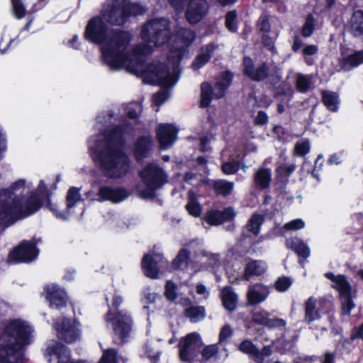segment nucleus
<instances>
[{
  "instance_id": "nucleus-49",
  "label": "nucleus",
  "mask_w": 363,
  "mask_h": 363,
  "mask_svg": "<svg viewBox=\"0 0 363 363\" xmlns=\"http://www.w3.org/2000/svg\"><path fill=\"white\" fill-rule=\"evenodd\" d=\"M99 363H116V352L110 349L104 351Z\"/></svg>"
},
{
  "instance_id": "nucleus-62",
  "label": "nucleus",
  "mask_w": 363,
  "mask_h": 363,
  "mask_svg": "<svg viewBox=\"0 0 363 363\" xmlns=\"http://www.w3.org/2000/svg\"><path fill=\"white\" fill-rule=\"evenodd\" d=\"M267 116L264 112H259L256 118H255V123L259 125H263L267 123Z\"/></svg>"
},
{
  "instance_id": "nucleus-29",
  "label": "nucleus",
  "mask_w": 363,
  "mask_h": 363,
  "mask_svg": "<svg viewBox=\"0 0 363 363\" xmlns=\"http://www.w3.org/2000/svg\"><path fill=\"white\" fill-rule=\"evenodd\" d=\"M216 48L217 47L214 44H209L207 46L202 48L200 55L192 63L193 69L194 70H197L207 63L211 58V54L215 51Z\"/></svg>"
},
{
  "instance_id": "nucleus-24",
  "label": "nucleus",
  "mask_w": 363,
  "mask_h": 363,
  "mask_svg": "<svg viewBox=\"0 0 363 363\" xmlns=\"http://www.w3.org/2000/svg\"><path fill=\"white\" fill-rule=\"evenodd\" d=\"M241 154H232L230 148H225L222 152V158L228 157V160L223 162L222 165V170L226 174H232L235 173L239 169V158Z\"/></svg>"
},
{
  "instance_id": "nucleus-61",
  "label": "nucleus",
  "mask_w": 363,
  "mask_h": 363,
  "mask_svg": "<svg viewBox=\"0 0 363 363\" xmlns=\"http://www.w3.org/2000/svg\"><path fill=\"white\" fill-rule=\"evenodd\" d=\"M196 293L199 295L203 296V298L204 299H207L209 296L208 290L206 289V286L203 284H198L196 286Z\"/></svg>"
},
{
  "instance_id": "nucleus-44",
  "label": "nucleus",
  "mask_w": 363,
  "mask_h": 363,
  "mask_svg": "<svg viewBox=\"0 0 363 363\" xmlns=\"http://www.w3.org/2000/svg\"><path fill=\"white\" fill-rule=\"evenodd\" d=\"M13 12L16 18L21 19L26 14V8L22 0H11Z\"/></svg>"
},
{
  "instance_id": "nucleus-17",
  "label": "nucleus",
  "mask_w": 363,
  "mask_h": 363,
  "mask_svg": "<svg viewBox=\"0 0 363 363\" xmlns=\"http://www.w3.org/2000/svg\"><path fill=\"white\" fill-rule=\"evenodd\" d=\"M98 198L91 197L90 192L87 193V197L91 199L99 201H109L113 203L121 202L129 196L128 192L123 188H111L109 186H101L98 192Z\"/></svg>"
},
{
  "instance_id": "nucleus-48",
  "label": "nucleus",
  "mask_w": 363,
  "mask_h": 363,
  "mask_svg": "<svg viewBox=\"0 0 363 363\" xmlns=\"http://www.w3.org/2000/svg\"><path fill=\"white\" fill-rule=\"evenodd\" d=\"M309 150L310 144L307 140H302L296 144L295 151L298 155L303 156L308 152Z\"/></svg>"
},
{
  "instance_id": "nucleus-57",
  "label": "nucleus",
  "mask_w": 363,
  "mask_h": 363,
  "mask_svg": "<svg viewBox=\"0 0 363 363\" xmlns=\"http://www.w3.org/2000/svg\"><path fill=\"white\" fill-rule=\"evenodd\" d=\"M318 48L316 45H309L306 46L303 49L302 52H303V55H305L306 57V56L313 55L316 54L318 52Z\"/></svg>"
},
{
  "instance_id": "nucleus-38",
  "label": "nucleus",
  "mask_w": 363,
  "mask_h": 363,
  "mask_svg": "<svg viewBox=\"0 0 363 363\" xmlns=\"http://www.w3.org/2000/svg\"><path fill=\"white\" fill-rule=\"evenodd\" d=\"M186 208L191 216L198 217L201 215V207L198 202L196 196L192 193L189 194V201L186 206Z\"/></svg>"
},
{
  "instance_id": "nucleus-22",
  "label": "nucleus",
  "mask_w": 363,
  "mask_h": 363,
  "mask_svg": "<svg viewBox=\"0 0 363 363\" xmlns=\"http://www.w3.org/2000/svg\"><path fill=\"white\" fill-rule=\"evenodd\" d=\"M243 65L245 74L253 80H262L269 74L270 68L266 64L254 69L253 62L250 57L244 58Z\"/></svg>"
},
{
  "instance_id": "nucleus-20",
  "label": "nucleus",
  "mask_w": 363,
  "mask_h": 363,
  "mask_svg": "<svg viewBox=\"0 0 363 363\" xmlns=\"http://www.w3.org/2000/svg\"><path fill=\"white\" fill-rule=\"evenodd\" d=\"M236 216V212L232 207L223 211L211 210L205 215V220L211 225H218L224 222L232 220Z\"/></svg>"
},
{
  "instance_id": "nucleus-47",
  "label": "nucleus",
  "mask_w": 363,
  "mask_h": 363,
  "mask_svg": "<svg viewBox=\"0 0 363 363\" xmlns=\"http://www.w3.org/2000/svg\"><path fill=\"white\" fill-rule=\"evenodd\" d=\"M304 227H305L304 221L301 218H298V219H295V220H291V221L286 223L284 225V228L286 230L296 231V230L303 229Z\"/></svg>"
},
{
  "instance_id": "nucleus-30",
  "label": "nucleus",
  "mask_w": 363,
  "mask_h": 363,
  "mask_svg": "<svg viewBox=\"0 0 363 363\" xmlns=\"http://www.w3.org/2000/svg\"><path fill=\"white\" fill-rule=\"evenodd\" d=\"M267 269L266 263L263 261H251L247 263L245 269V277L249 279L251 276H260L263 274Z\"/></svg>"
},
{
  "instance_id": "nucleus-35",
  "label": "nucleus",
  "mask_w": 363,
  "mask_h": 363,
  "mask_svg": "<svg viewBox=\"0 0 363 363\" xmlns=\"http://www.w3.org/2000/svg\"><path fill=\"white\" fill-rule=\"evenodd\" d=\"M185 315L190 319L191 323H198L206 316V310L203 306H191L185 310Z\"/></svg>"
},
{
  "instance_id": "nucleus-28",
  "label": "nucleus",
  "mask_w": 363,
  "mask_h": 363,
  "mask_svg": "<svg viewBox=\"0 0 363 363\" xmlns=\"http://www.w3.org/2000/svg\"><path fill=\"white\" fill-rule=\"evenodd\" d=\"M221 299L224 308L233 311L235 309L238 302V296L229 286L223 288L221 291Z\"/></svg>"
},
{
  "instance_id": "nucleus-64",
  "label": "nucleus",
  "mask_w": 363,
  "mask_h": 363,
  "mask_svg": "<svg viewBox=\"0 0 363 363\" xmlns=\"http://www.w3.org/2000/svg\"><path fill=\"white\" fill-rule=\"evenodd\" d=\"M342 160L339 155L333 154L330 156L328 162L329 164H340Z\"/></svg>"
},
{
  "instance_id": "nucleus-59",
  "label": "nucleus",
  "mask_w": 363,
  "mask_h": 363,
  "mask_svg": "<svg viewBox=\"0 0 363 363\" xmlns=\"http://www.w3.org/2000/svg\"><path fill=\"white\" fill-rule=\"evenodd\" d=\"M259 352L262 354L259 355V359H255V361L257 363H262L264 357H269L272 354V350L269 347H264Z\"/></svg>"
},
{
  "instance_id": "nucleus-46",
  "label": "nucleus",
  "mask_w": 363,
  "mask_h": 363,
  "mask_svg": "<svg viewBox=\"0 0 363 363\" xmlns=\"http://www.w3.org/2000/svg\"><path fill=\"white\" fill-rule=\"evenodd\" d=\"M314 30V18L311 15H308L306 22L302 28V35L307 38L312 35Z\"/></svg>"
},
{
  "instance_id": "nucleus-32",
  "label": "nucleus",
  "mask_w": 363,
  "mask_h": 363,
  "mask_svg": "<svg viewBox=\"0 0 363 363\" xmlns=\"http://www.w3.org/2000/svg\"><path fill=\"white\" fill-rule=\"evenodd\" d=\"M286 246L294 250L300 257L307 258L310 255L309 247L300 239L295 238L286 240Z\"/></svg>"
},
{
  "instance_id": "nucleus-56",
  "label": "nucleus",
  "mask_w": 363,
  "mask_h": 363,
  "mask_svg": "<svg viewBox=\"0 0 363 363\" xmlns=\"http://www.w3.org/2000/svg\"><path fill=\"white\" fill-rule=\"evenodd\" d=\"M211 138L208 136L200 138L199 148L201 152H208L211 150L210 147Z\"/></svg>"
},
{
  "instance_id": "nucleus-37",
  "label": "nucleus",
  "mask_w": 363,
  "mask_h": 363,
  "mask_svg": "<svg viewBox=\"0 0 363 363\" xmlns=\"http://www.w3.org/2000/svg\"><path fill=\"white\" fill-rule=\"evenodd\" d=\"M322 98L324 104L329 110L332 111L337 110L340 101L338 95L336 93L330 91H324L322 93Z\"/></svg>"
},
{
  "instance_id": "nucleus-11",
  "label": "nucleus",
  "mask_w": 363,
  "mask_h": 363,
  "mask_svg": "<svg viewBox=\"0 0 363 363\" xmlns=\"http://www.w3.org/2000/svg\"><path fill=\"white\" fill-rule=\"evenodd\" d=\"M80 189L72 187L68 190L67 194V211L59 212L57 206L50 199L47 201V207L56 216L57 218L67 219L71 215L75 213V208L82 204V198L79 193Z\"/></svg>"
},
{
  "instance_id": "nucleus-60",
  "label": "nucleus",
  "mask_w": 363,
  "mask_h": 363,
  "mask_svg": "<svg viewBox=\"0 0 363 363\" xmlns=\"http://www.w3.org/2000/svg\"><path fill=\"white\" fill-rule=\"evenodd\" d=\"M303 45V41L298 35H295L293 39L292 50L298 52Z\"/></svg>"
},
{
  "instance_id": "nucleus-10",
  "label": "nucleus",
  "mask_w": 363,
  "mask_h": 363,
  "mask_svg": "<svg viewBox=\"0 0 363 363\" xmlns=\"http://www.w3.org/2000/svg\"><path fill=\"white\" fill-rule=\"evenodd\" d=\"M202 345L199 333H191L186 335L179 344L180 359L185 362H192Z\"/></svg>"
},
{
  "instance_id": "nucleus-12",
  "label": "nucleus",
  "mask_w": 363,
  "mask_h": 363,
  "mask_svg": "<svg viewBox=\"0 0 363 363\" xmlns=\"http://www.w3.org/2000/svg\"><path fill=\"white\" fill-rule=\"evenodd\" d=\"M38 255L35 243L33 241H23L9 255V262H29L34 260Z\"/></svg>"
},
{
  "instance_id": "nucleus-39",
  "label": "nucleus",
  "mask_w": 363,
  "mask_h": 363,
  "mask_svg": "<svg viewBox=\"0 0 363 363\" xmlns=\"http://www.w3.org/2000/svg\"><path fill=\"white\" fill-rule=\"evenodd\" d=\"M213 186L218 194L226 196L233 191L234 183L225 180H218L215 182Z\"/></svg>"
},
{
  "instance_id": "nucleus-15",
  "label": "nucleus",
  "mask_w": 363,
  "mask_h": 363,
  "mask_svg": "<svg viewBox=\"0 0 363 363\" xmlns=\"http://www.w3.org/2000/svg\"><path fill=\"white\" fill-rule=\"evenodd\" d=\"M157 140L162 149L169 148L177 140L178 129L172 124H160L156 130Z\"/></svg>"
},
{
  "instance_id": "nucleus-51",
  "label": "nucleus",
  "mask_w": 363,
  "mask_h": 363,
  "mask_svg": "<svg viewBox=\"0 0 363 363\" xmlns=\"http://www.w3.org/2000/svg\"><path fill=\"white\" fill-rule=\"evenodd\" d=\"M165 296L167 299L173 301L177 298L176 285L171 281H167L165 286Z\"/></svg>"
},
{
  "instance_id": "nucleus-40",
  "label": "nucleus",
  "mask_w": 363,
  "mask_h": 363,
  "mask_svg": "<svg viewBox=\"0 0 363 363\" xmlns=\"http://www.w3.org/2000/svg\"><path fill=\"white\" fill-rule=\"evenodd\" d=\"M264 218L261 215H253L249 220L245 228L252 233V235H257L259 233V229Z\"/></svg>"
},
{
  "instance_id": "nucleus-31",
  "label": "nucleus",
  "mask_w": 363,
  "mask_h": 363,
  "mask_svg": "<svg viewBox=\"0 0 363 363\" xmlns=\"http://www.w3.org/2000/svg\"><path fill=\"white\" fill-rule=\"evenodd\" d=\"M351 32L355 37L363 38V11L353 13L350 21Z\"/></svg>"
},
{
  "instance_id": "nucleus-34",
  "label": "nucleus",
  "mask_w": 363,
  "mask_h": 363,
  "mask_svg": "<svg viewBox=\"0 0 363 363\" xmlns=\"http://www.w3.org/2000/svg\"><path fill=\"white\" fill-rule=\"evenodd\" d=\"M271 171L269 169L260 168L255 175V182L260 189L267 188L271 182Z\"/></svg>"
},
{
  "instance_id": "nucleus-5",
  "label": "nucleus",
  "mask_w": 363,
  "mask_h": 363,
  "mask_svg": "<svg viewBox=\"0 0 363 363\" xmlns=\"http://www.w3.org/2000/svg\"><path fill=\"white\" fill-rule=\"evenodd\" d=\"M325 277L330 280L331 286L339 293L342 314L349 315L355 307L352 299L356 296V289L352 288L345 275H335L332 272H328L325 274Z\"/></svg>"
},
{
  "instance_id": "nucleus-9",
  "label": "nucleus",
  "mask_w": 363,
  "mask_h": 363,
  "mask_svg": "<svg viewBox=\"0 0 363 363\" xmlns=\"http://www.w3.org/2000/svg\"><path fill=\"white\" fill-rule=\"evenodd\" d=\"M104 20L110 24L121 26L127 22L129 13L125 0H107L101 13Z\"/></svg>"
},
{
  "instance_id": "nucleus-55",
  "label": "nucleus",
  "mask_w": 363,
  "mask_h": 363,
  "mask_svg": "<svg viewBox=\"0 0 363 363\" xmlns=\"http://www.w3.org/2000/svg\"><path fill=\"white\" fill-rule=\"evenodd\" d=\"M169 97L167 91H160L153 96V103L157 106L162 104Z\"/></svg>"
},
{
  "instance_id": "nucleus-63",
  "label": "nucleus",
  "mask_w": 363,
  "mask_h": 363,
  "mask_svg": "<svg viewBox=\"0 0 363 363\" xmlns=\"http://www.w3.org/2000/svg\"><path fill=\"white\" fill-rule=\"evenodd\" d=\"M159 298L158 294L155 292H151L150 291H146L145 292V298L150 303H153L156 301L157 298Z\"/></svg>"
},
{
  "instance_id": "nucleus-7",
  "label": "nucleus",
  "mask_w": 363,
  "mask_h": 363,
  "mask_svg": "<svg viewBox=\"0 0 363 363\" xmlns=\"http://www.w3.org/2000/svg\"><path fill=\"white\" fill-rule=\"evenodd\" d=\"M122 301L121 296H114L112 306L106 315V320L111 323L115 333L123 339L130 330L132 321L127 311H118V307Z\"/></svg>"
},
{
  "instance_id": "nucleus-13",
  "label": "nucleus",
  "mask_w": 363,
  "mask_h": 363,
  "mask_svg": "<svg viewBox=\"0 0 363 363\" xmlns=\"http://www.w3.org/2000/svg\"><path fill=\"white\" fill-rule=\"evenodd\" d=\"M167 262L160 253L152 255H146L142 261V267L145 274L150 278H157L159 273L167 267Z\"/></svg>"
},
{
  "instance_id": "nucleus-18",
  "label": "nucleus",
  "mask_w": 363,
  "mask_h": 363,
  "mask_svg": "<svg viewBox=\"0 0 363 363\" xmlns=\"http://www.w3.org/2000/svg\"><path fill=\"white\" fill-rule=\"evenodd\" d=\"M45 291L50 308L60 309L66 306L67 296L63 289L55 284H50L45 288Z\"/></svg>"
},
{
  "instance_id": "nucleus-26",
  "label": "nucleus",
  "mask_w": 363,
  "mask_h": 363,
  "mask_svg": "<svg viewBox=\"0 0 363 363\" xmlns=\"http://www.w3.org/2000/svg\"><path fill=\"white\" fill-rule=\"evenodd\" d=\"M363 63V51L355 52L339 60L340 70L349 71Z\"/></svg>"
},
{
  "instance_id": "nucleus-6",
  "label": "nucleus",
  "mask_w": 363,
  "mask_h": 363,
  "mask_svg": "<svg viewBox=\"0 0 363 363\" xmlns=\"http://www.w3.org/2000/svg\"><path fill=\"white\" fill-rule=\"evenodd\" d=\"M140 176L146 186V189H144L138 187V191L143 198L153 197L155 191L167 182V175L164 171L153 163L147 164L140 172Z\"/></svg>"
},
{
  "instance_id": "nucleus-33",
  "label": "nucleus",
  "mask_w": 363,
  "mask_h": 363,
  "mask_svg": "<svg viewBox=\"0 0 363 363\" xmlns=\"http://www.w3.org/2000/svg\"><path fill=\"white\" fill-rule=\"evenodd\" d=\"M202 357L208 360L212 357H216L218 359H223L228 357V351L224 349L223 352H218V344L210 345L203 348L201 352Z\"/></svg>"
},
{
  "instance_id": "nucleus-50",
  "label": "nucleus",
  "mask_w": 363,
  "mask_h": 363,
  "mask_svg": "<svg viewBox=\"0 0 363 363\" xmlns=\"http://www.w3.org/2000/svg\"><path fill=\"white\" fill-rule=\"evenodd\" d=\"M291 285V281L289 278H279L275 283V288L277 291L283 292L286 291Z\"/></svg>"
},
{
  "instance_id": "nucleus-54",
  "label": "nucleus",
  "mask_w": 363,
  "mask_h": 363,
  "mask_svg": "<svg viewBox=\"0 0 363 363\" xmlns=\"http://www.w3.org/2000/svg\"><path fill=\"white\" fill-rule=\"evenodd\" d=\"M233 335V330L229 325H224L220 332L219 335V344L225 342L228 338Z\"/></svg>"
},
{
  "instance_id": "nucleus-8",
  "label": "nucleus",
  "mask_w": 363,
  "mask_h": 363,
  "mask_svg": "<svg viewBox=\"0 0 363 363\" xmlns=\"http://www.w3.org/2000/svg\"><path fill=\"white\" fill-rule=\"evenodd\" d=\"M232 74L228 72H223L217 79L213 87H211L208 83L201 84V105L202 107L208 106L212 99H220L225 94L226 89L230 84L232 81Z\"/></svg>"
},
{
  "instance_id": "nucleus-42",
  "label": "nucleus",
  "mask_w": 363,
  "mask_h": 363,
  "mask_svg": "<svg viewBox=\"0 0 363 363\" xmlns=\"http://www.w3.org/2000/svg\"><path fill=\"white\" fill-rule=\"evenodd\" d=\"M311 86V77L309 75H304L298 74L296 80V89L302 93L308 91Z\"/></svg>"
},
{
  "instance_id": "nucleus-53",
  "label": "nucleus",
  "mask_w": 363,
  "mask_h": 363,
  "mask_svg": "<svg viewBox=\"0 0 363 363\" xmlns=\"http://www.w3.org/2000/svg\"><path fill=\"white\" fill-rule=\"evenodd\" d=\"M258 26L260 30L264 33H268L270 30V24L269 22V18L266 15H262L259 18Z\"/></svg>"
},
{
  "instance_id": "nucleus-1",
  "label": "nucleus",
  "mask_w": 363,
  "mask_h": 363,
  "mask_svg": "<svg viewBox=\"0 0 363 363\" xmlns=\"http://www.w3.org/2000/svg\"><path fill=\"white\" fill-rule=\"evenodd\" d=\"M142 42L132 52L127 50L131 36L127 31L108 30L105 21L95 16L89 20L85 30V38L101 44L104 62L113 70L125 69L127 72L140 76L145 83L158 84L164 87L175 85L180 76L179 68L185 48L195 38V34L189 29L181 28L177 31L176 39L179 48L172 50L168 55V65L153 62L144 67L145 57L150 55L155 47L168 42L172 33L169 21L165 18L152 19L145 23L141 29Z\"/></svg>"
},
{
  "instance_id": "nucleus-41",
  "label": "nucleus",
  "mask_w": 363,
  "mask_h": 363,
  "mask_svg": "<svg viewBox=\"0 0 363 363\" xmlns=\"http://www.w3.org/2000/svg\"><path fill=\"white\" fill-rule=\"evenodd\" d=\"M239 350L250 355L254 359H259V355L262 354L257 348L249 340L242 342L239 346Z\"/></svg>"
},
{
  "instance_id": "nucleus-21",
  "label": "nucleus",
  "mask_w": 363,
  "mask_h": 363,
  "mask_svg": "<svg viewBox=\"0 0 363 363\" xmlns=\"http://www.w3.org/2000/svg\"><path fill=\"white\" fill-rule=\"evenodd\" d=\"M269 313L264 310H258L252 313L253 321L269 328H281L286 325V321L281 318H269Z\"/></svg>"
},
{
  "instance_id": "nucleus-52",
  "label": "nucleus",
  "mask_w": 363,
  "mask_h": 363,
  "mask_svg": "<svg viewBox=\"0 0 363 363\" xmlns=\"http://www.w3.org/2000/svg\"><path fill=\"white\" fill-rule=\"evenodd\" d=\"M236 18V13L234 11L228 12L226 14L225 17V25L226 27L230 30V31H235L236 30V26L235 24V21Z\"/></svg>"
},
{
  "instance_id": "nucleus-25",
  "label": "nucleus",
  "mask_w": 363,
  "mask_h": 363,
  "mask_svg": "<svg viewBox=\"0 0 363 363\" xmlns=\"http://www.w3.org/2000/svg\"><path fill=\"white\" fill-rule=\"evenodd\" d=\"M152 140L150 135L140 137L135 143L134 153L137 160L147 157L152 149Z\"/></svg>"
},
{
  "instance_id": "nucleus-23",
  "label": "nucleus",
  "mask_w": 363,
  "mask_h": 363,
  "mask_svg": "<svg viewBox=\"0 0 363 363\" xmlns=\"http://www.w3.org/2000/svg\"><path fill=\"white\" fill-rule=\"evenodd\" d=\"M269 294V288L257 284L249 287L247 297L250 305H257L266 300Z\"/></svg>"
},
{
  "instance_id": "nucleus-2",
  "label": "nucleus",
  "mask_w": 363,
  "mask_h": 363,
  "mask_svg": "<svg viewBox=\"0 0 363 363\" xmlns=\"http://www.w3.org/2000/svg\"><path fill=\"white\" fill-rule=\"evenodd\" d=\"M131 132L129 124H124L111 132L91 136L89 140L90 152L99 162L104 174L111 178H121L130 169V160L121 150L124 137Z\"/></svg>"
},
{
  "instance_id": "nucleus-14",
  "label": "nucleus",
  "mask_w": 363,
  "mask_h": 363,
  "mask_svg": "<svg viewBox=\"0 0 363 363\" xmlns=\"http://www.w3.org/2000/svg\"><path fill=\"white\" fill-rule=\"evenodd\" d=\"M57 337L66 342L72 343L80 337L78 323L69 319L59 320L55 324Z\"/></svg>"
},
{
  "instance_id": "nucleus-45",
  "label": "nucleus",
  "mask_w": 363,
  "mask_h": 363,
  "mask_svg": "<svg viewBox=\"0 0 363 363\" xmlns=\"http://www.w3.org/2000/svg\"><path fill=\"white\" fill-rule=\"evenodd\" d=\"M141 110V104L138 102H133L127 106L126 113L129 118L135 119L138 116Z\"/></svg>"
},
{
  "instance_id": "nucleus-27",
  "label": "nucleus",
  "mask_w": 363,
  "mask_h": 363,
  "mask_svg": "<svg viewBox=\"0 0 363 363\" xmlns=\"http://www.w3.org/2000/svg\"><path fill=\"white\" fill-rule=\"evenodd\" d=\"M320 318L319 309L317 308V300L313 297H310L305 302L304 321L310 324Z\"/></svg>"
},
{
  "instance_id": "nucleus-19",
  "label": "nucleus",
  "mask_w": 363,
  "mask_h": 363,
  "mask_svg": "<svg viewBox=\"0 0 363 363\" xmlns=\"http://www.w3.org/2000/svg\"><path fill=\"white\" fill-rule=\"evenodd\" d=\"M46 357L50 363H69L70 352L63 345L56 342L47 349ZM70 363H84L75 362Z\"/></svg>"
},
{
  "instance_id": "nucleus-4",
  "label": "nucleus",
  "mask_w": 363,
  "mask_h": 363,
  "mask_svg": "<svg viewBox=\"0 0 363 363\" xmlns=\"http://www.w3.org/2000/svg\"><path fill=\"white\" fill-rule=\"evenodd\" d=\"M32 331L24 321L14 320L9 323L1 337L0 363H22V349L31 342Z\"/></svg>"
},
{
  "instance_id": "nucleus-43",
  "label": "nucleus",
  "mask_w": 363,
  "mask_h": 363,
  "mask_svg": "<svg viewBox=\"0 0 363 363\" xmlns=\"http://www.w3.org/2000/svg\"><path fill=\"white\" fill-rule=\"evenodd\" d=\"M295 169L293 164H284L279 166L277 169L278 177L281 180L286 179Z\"/></svg>"
},
{
  "instance_id": "nucleus-16",
  "label": "nucleus",
  "mask_w": 363,
  "mask_h": 363,
  "mask_svg": "<svg viewBox=\"0 0 363 363\" xmlns=\"http://www.w3.org/2000/svg\"><path fill=\"white\" fill-rule=\"evenodd\" d=\"M208 9L206 0H190L185 13L186 18L191 24H195L203 19Z\"/></svg>"
},
{
  "instance_id": "nucleus-36",
  "label": "nucleus",
  "mask_w": 363,
  "mask_h": 363,
  "mask_svg": "<svg viewBox=\"0 0 363 363\" xmlns=\"http://www.w3.org/2000/svg\"><path fill=\"white\" fill-rule=\"evenodd\" d=\"M189 252L183 249L182 250L177 257L175 258V259L173 262V267L175 269H181V270H185L191 267L192 264L189 259Z\"/></svg>"
},
{
  "instance_id": "nucleus-58",
  "label": "nucleus",
  "mask_w": 363,
  "mask_h": 363,
  "mask_svg": "<svg viewBox=\"0 0 363 363\" xmlns=\"http://www.w3.org/2000/svg\"><path fill=\"white\" fill-rule=\"evenodd\" d=\"M351 338L352 340L356 338L363 339V323L359 327L354 328L351 333Z\"/></svg>"
},
{
  "instance_id": "nucleus-3",
  "label": "nucleus",
  "mask_w": 363,
  "mask_h": 363,
  "mask_svg": "<svg viewBox=\"0 0 363 363\" xmlns=\"http://www.w3.org/2000/svg\"><path fill=\"white\" fill-rule=\"evenodd\" d=\"M32 184L18 179L7 189L0 190V224L9 225L16 219L30 216L41 207L40 195L45 191L40 182L36 191H32Z\"/></svg>"
}]
</instances>
